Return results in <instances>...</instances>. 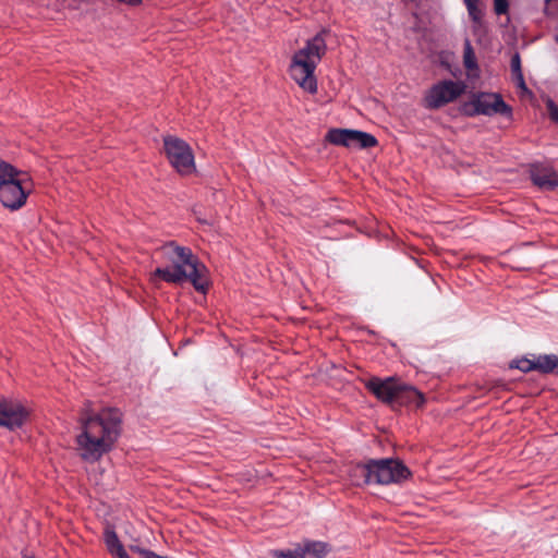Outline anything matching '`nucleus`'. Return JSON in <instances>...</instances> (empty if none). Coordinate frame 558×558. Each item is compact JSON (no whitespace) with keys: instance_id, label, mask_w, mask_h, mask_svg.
I'll return each mask as SVG.
<instances>
[{"instance_id":"12","label":"nucleus","mask_w":558,"mask_h":558,"mask_svg":"<svg viewBox=\"0 0 558 558\" xmlns=\"http://www.w3.org/2000/svg\"><path fill=\"white\" fill-rule=\"evenodd\" d=\"M424 403L425 397L421 391H418L415 387L402 384L399 380L392 408L412 405L418 409L422 408Z\"/></svg>"},{"instance_id":"4","label":"nucleus","mask_w":558,"mask_h":558,"mask_svg":"<svg viewBox=\"0 0 558 558\" xmlns=\"http://www.w3.org/2000/svg\"><path fill=\"white\" fill-rule=\"evenodd\" d=\"M353 476L361 480L356 482L357 485H389L408 480L411 476V472L398 459H368L363 463L356 464L353 470Z\"/></svg>"},{"instance_id":"1","label":"nucleus","mask_w":558,"mask_h":558,"mask_svg":"<svg viewBox=\"0 0 558 558\" xmlns=\"http://www.w3.org/2000/svg\"><path fill=\"white\" fill-rule=\"evenodd\" d=\"M81 433L76 436L77 450L85 461H98L113 448L122 432V413L116 408L97 414L81 416Z\"/></svg>"},{"instance_id":"2","label":"nucleus","mask_w":558,"mask_h":558,"mask_svg":"<svg viewBox=\"0 0 558 558\" xmlns=\"http://www.w3.org/2000/svg\"><path fill=\"white\" fill-rule=\"evenodd\" d=\"M326 50L327 46L322 32L308 39L306 45L292 57L289 73L292 80L310 94L317 93V80L314 73Z\"/></svg>"},{"instance_id":"15","label":"nucleus","mask_w":558,"mask_h":558,"mask_svg":"<svg viewBox=\"0 0 558 558\" xmlns=\"http://www.w3.org/2000/svg\"><path fill=\"white\" fill-rule=\"evenodd\" d=\"M203 269H205V267L197 260L195 266L187 272L186 281H190L196 291L206 293L208 290V282L203 279Z\"/></svg>"},{"instance_id":"3","label":"nucleus","mask_w":558,"mask_h":558,"mask_svg":"<svg viewBox=\"0 0 558 558\" xmlns=\"http://www.w3.org/2000/svg\"><path fill=\"white\" fill-rule=\"evenodd\" d=\"M163 266L157 267L151 280L160 279L167 283L179 284L186 281L187 272L195 266V257L191 248L178 245L174 241L167 242L157 250Z\"/></svg>"},{"instance_id":"26","label":"nucleus","mask_w":558,"mask_h":558,"mask_svg":"<svg viewBox=\"0 0 558 558\" xmlns=\"http://www.w3.org/2000/svg\"><path fill=\"white\" fill-rule=\"evenodd\" d=\"M24 558H37L35 556H24Z\"/></svg>"},{"instance_id":"27","label":"nucleus","mask_w":558,"mask_h":558,"mask_svg":"<svg viewBox=\"0 0 558 558\" xmlns=\"http://www.w3.org/2000/svg\"><path fill=\"white\" fill-rule=\"evenodd\" d=\"M555 40L558 44V34L556 35Z\"/></svg>"},{"instance_id":"11","label":"nucleus","mask_w":558,"mask_h":558,"mask_svg":"<svg viewBox=\"0 0 558 558\" xmlns=\"http://www.w3.org/2000/svg\"><path fill=\"white\" fill-rule=\"evenodd\" d=\"M399 380L395 377L381 379L372 377L365 383V388L372 392L379 401L393 407Z\"/></svg>"},{"instance_id":"9","label":"nucleus","mask_w":558,"mask_h":558,"mask_svg":"<svg viewBox=\"0 0 558 558\" xmlns=\"http://www.w3.org/2000/svg\"><path fill=\"white\" fill-rule=\"evenodd\" d=\"M325 138L330 144L343 147L372 148L378 144L374 135L350 129H330Z\"/></svg>"},{"instance_id":"22","label":"nucleus","mask_w":558,"mask_h":558,"mask_svg":"<svg viewBox=\"0 0 558 558\" xmlns=\"http://www.w3.org/2000/svg\"><path fill=\"white\" fill-rule=\"evenodd\" d=\"M275 558H303L301 544H298L293 549H276L271 551Z\"/></svg>"},{"instance_id":"6","label":"nucleus","mask_w":558,"mask_h":558,"mask_svg":"<svg viewBox=\"0 0 558 558\" xmlns=\"http://www.w3.org/2000/svg\"><path fill=\"white\" fill-rule=\"evenodd\" d=\"M461 111L468 117L478 114L510 117L512 114L511 107L504 101L499 94L483 92L473 94L471 100L462 105Z\"/></svg>"},{"instance_id":"19","label":"nucleus","mask_w":558,"mask_h":558,"mask_svg":"<svg viewBox=\"0 0 558 558\" xmlns=\"http://www.w3.org/2000/svg\"><path fill=\"white\" fill-rule=\"evenodd\" d=\"M463 64L468 71L478 70L477 60L471 43L466 39L464 43Z\"/></svg>"},{"instance_id":"25","label":"nucleus","mask_w":558,"mask_h":558,"mask_svg":"<svg viewBox=\"0 0 558 558\" xmlns=\"http://www.w3.org/2000/svg\"><path fill=\"white\" fill-rule=\"evenodd\" d=\"M114 557H118V558H131L129 556V554L126 553V550L124 549V547L122 548V550H119L118 553H116L113 555Z\"/></svg>"},{"instance_id":"17","label":"nucleus","mask_w":558,"mask_h":558,"mask_svg":"<svg viewBox=\"0 0 558 558\" xmlns=\"http://www.w3.org/2000/svg\"><path fill=\"white\" fill-rule=\"evenodd\" d=\"M510 68H511L512 77H513V81L515 82V85L519 88L526 90L527 87H526L524 76L522 73L521 57H520L519 52H515L512 54L511 60H510Z\"/></svg>"},{"instance_id":"21","label":"nucleus","mask_w":558,"mask_h":558,"mask_svg":"<svg viewBox=\"0 0 558 558\" xmlns=\"http://www.w3.org/2000/svg\"><path fill=\"white\" fill-rule=\"evenodd\" d=\"M510 367L518 368L523 373H529L531 371H536V361L522 357L520 360L512 361L510 363Z\"/></svg>"},{"instance_id":"13","label":"nucleus","mask_w":558,"mask_h":558,"mask_svg":"<svg viewBox=\"0 0 558 558\" xmlns=\"http://www.w3.org/2000/svg\"><path fill=\"white\" fill-rule=\"evenodd\" d=\"M531 180L542 190L551 191L558 187V173L550 168L533 167Z\"/></svg>"},{"instance_id":"14","label":"nucleus","mask_w":558,"mask_h":558,"mask_svg":"<svg viewBox=\"0 0 558 558\" xmlns=\"http://www.w3.org/2000/svg\"><path fill=\"white\" fill-rule=\"evenodd\" d=\"M301 550L303 558H324L330 553L331 547L322 541H304Z\"/></svg>"},{"instance_id":"8","label":"nucleus","mask_w":558,"mask_h":558,"mask_svg":"<svg viewBox=\"0 0 558 558\" xmlns=\"http://www.w3.org/2000/svg\"><path fill=\"white\" fill-rule=\"evenodd\" d=\"M464 89L465 84L460 81H440L427 90L424 107L430 110L439 109L460 97Z\"/></svg>"},{"instance_id":"10","label":"nucleus","mask_w":558,"mask_h":558,"mask_svg":"<svg viewBox=\"0 0 558 558\" xmlns=\"http://www.w3.org/2000/svg\"><path fill=\"white\" fill-rule=\"evenodd\" d=\"M29 416L28 410L17 401L0 399V426L10 430L22 427Z\"/></svg>"},{"instance_id":"23","label":"nucleus","mask_w":558,"mask_h":558,"mask_svg":"<svg viewBox=\"0 0 558 558\" xmlns=\"http://www.w3.org/2000/svg\"><path fill=\"white\" fill-rule=\"evenodd\" d=\"M509 1L508 0H494V11L497 15L508 13Z\"/></svg>"},{"instance_id":"7","label":"nucleus","mask_w":558,"mask_h":558,"mask_svg":"<svg viewBox=\"0 0 558 558\" xmlns=\"http://www.w3.org/2000/svg\"><path fill=\"white\" fill-rule=\"evenodd\" d=\"M163 148L169 162L179 173L190 174L194 171V155L185 141L171 135L165 136Z\"/></svg>"},{"instance_id":"5","label":"nucleus","mask_w":558,"mask_h":558,"mask_svg":"<svg viewBox=\"0 0 558 558\" xmlns=\"http://www.w3.org/2000/svg\"><path fill=\"white\" fill-rule=\"evenodd\" d=\"M32 191V182L27 173L11 163L0 160V202L10 209L23 207Z\"/></svg>"},{"instance_id":"24","label":"nucleus","mask_w":558,"mask_h":558,"mask_svg":"<svg viewBox=\"0 0 558 558\" xmlns=\"http://www.w3.org/2000/svg\"><path fill=\"white\" fill-rule=\"evenodd\" d=\"M547 109L551 121L558 124V106L549 99L547 101Z\"/></svg>"},{"instance_id":"20","label":"nucleus","mask_w":558,"mask_h":558,"mask_svg":"<svg viewBox=\"0 0 558 558\" xmlns=\"http://www.w3.org/2000/svg\"><path fill=\"white\" fill-rule=\"evenodd\" d=\"M468 9L470 19L474 23H480L483 17V11L478 8V0H463Z\"/></svg>"},{"instance_id":"18","label":"nucleus","mask_w":558,"mask_h":558,"mask_svg":"<svg viewBox=\"0 0 558 558\" xmlns=\"http://www.w3.org/2000/svg\"><path fill=\"white\" fill-rule=\"evenodd\" d=\"M105 543L108 551L113 556L119 550H122L124 547L120 542L116 531L113 529H106L105 531Z\"/></svg>"},{"instance_id":"16","label":"nucleus","mask_w":558,"mask_h":558,"mask_svg":"<svg viewBox=\"0 0 558 558\" xmlns=\"http://www.w3.org/2000/svg\"><path fill=\"white\" fill-rule=\"evenodd\" d=\"M536 371L542 374H558V356L555 354H543L536 359Z\"/></svg>"}]
</instances>
